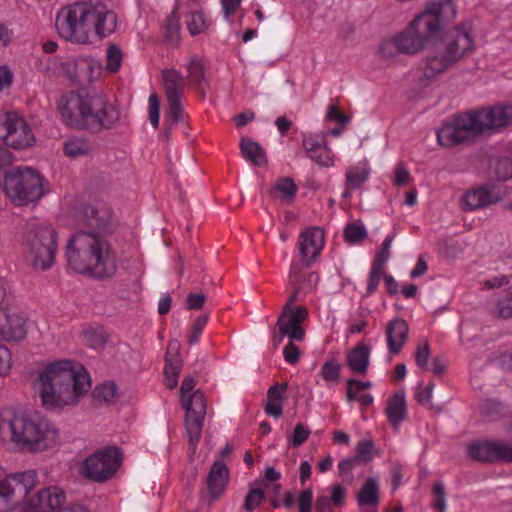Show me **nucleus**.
Returning a JSON list of instances; mask_svg holds the SVG:
<instances>
[{
	"label": "nucleus",
	"instance_id": "obj_35",
	"mask_svg": "<svg viewBox=\"0 0 512 512\" xmlns=\"http://www.w3.org/2000/svg\"><path fill=\"white\" fill-rule=\"evenodd\" d=\"M163 80L166 95L181 94L183 76L180 72L174 69L165 70L163 71Z\"/></svg>",
	"mask_w": 512,
	"mask_h": 512
},
{
	"label": "nucleus",
	"instance_id": "obj_39",
	"mask_svg": "<svg viewBox=\"0 0 512 512\" xmlns=\"http://www.w3.org/2000/svg\"><path fill=\"white\" fill-rule=\"evenodd\" d=\"M122 60L123 54L121 49L114 44L108 45L106 49L105 70L111 73L117 72L121 68Z\"/></svg>",
	"mask_w": 512,
	"mask_h": 512
},
{
	"label": "nucleus",
	"instance_id": "obj_42",
	"mask_svg": "<svg viewBox=\"0 0 512 512\" xmlns=\"http://www.w3.org/2000/svg\"><path fill=\"white\" fill-rule=\"evenodd\" d=\"M116 393V385L113 382H105L95 388L93 397L100 402H109L114 399Z\"/></svg>",
	"mask_w": 512,
	"mask_h": 512
},
{
	"label": "nucleus",
	"instance_id": "obj_5",
	"mask_svg": "<svg viewBox=\"0 0 512 512\" xmlns=\"http://www.w3.org/2000/svg\"><path fill=\"white\" fill-rule=\"evenodd\" d=\"M65 257L69 268L79 274L105 278L116 272V260L108 242L96 234H74L65 247Z\"/></svg>",
	"mask_w": 512,
	"mask_h": 512
},
{
	"label": "nucleus",
	"instance_id": "obj_23",
	"mask_svg": "<svg viewBox=\"0 0 512 512\" xmlns=\"http://www.w3.org/2000/svg\"><path fill=\"white\" fill-rule=\"evenodd\" d=\"M502 197L503 194L496 185L486 184L466 191L462 196L461 204L464 210L474 211L497 203Z\"/></svg>",
	"mask_w": 512,
	"mask_h": 512
},
{
	"label": "nucleus",
	"instance_id": "obj_40",
	"mask_svg": "<svg viewBox=\"0 0 512 512\" xmlns=\"http://www.w3.org/2000/svg\"><path fill=\"white\" fill-rule=\"evenodd\" d=\"M341 364L336 359H330L323 363L320 369L321 377L327 382H338L340 378Z\"/></svg>",
	"mask_w": 512,
	"mask_h": 512
},
{
	"label": "nucleus",
	"instance_id": "obj_54",
	"mask_svg": "<svg viewBox=\"0 0 512 512\" xmlns=\"http://www.w3.org/2000/svg\"><path fill=\"white\" fill-rule=\"evenodd\" d=\"M321 493L328 495L330 502L334 506H339L344 503L346 491L339 484H335L329 488L323 489Z\"/></svg>",
	"mask_w": 512,
	"mask_h": 512
},
{
	"label": "nucleus",
	"instance_id": "obj_56",
	"mask_svg": "<svg viewBox=\"0 0 512 512\" xmlns=\"http://www.w3.org/2000/svg\"><path fill=\"white\" fill-rule=\"evenodd\" d=\"M495 173L498 179L508 180L512 178V160L509 158L499 159L495 165Z\"/></svg>",
	"mask_w": 512,
	"mask_h": 512
},
{
	"label": "nucleus",
	"instance_id": "obj_55",
	"mask_svg": "<svg viewBox=\"0 0 512 512\" xmlns=\"http://www.w3.org/2000/svg\"><path fill=\"white\" fill-rule=\"evenodd\" d=\"M430 359V348L427 341L418 344L415 352V361L421 369H427Z\"/></svg>",
	"mask_w": 512,
	"mask_h": 512
},
{
	"label": "nucleus",
	"instance_id": "obj_34",
	"mask_svg": "<svg viewBox=\"0 0 512 512\" xmlns=\"http://www.w3.org/2000/svg\"><path fill=\"white\" fill-rule=\"evenodd\" d=\"M64 154L70 158L88 155L91 151L90 142L83 137L73 136L63 144Z\"/></svg>",
	"mask_w": 512,
	"mask_h": 512
},
{
	"label": "nucleus",
	"instance_id": "obj_13",
	"mask_svg": "<svg viewBox=\"0 0 512 512\" xmlns=\"http://www.w3.org/2000/svg\"><path fill=\"white\" fill-rule=\"evenodd\" d=\"M479 134V126L473 111L455 115L436 131L437 141L443 147H453Z\"/></svg>",
	"mask_w": 512,
	"mask_h": 512
},
{
	"label": "nucleus",
	"instance_id": "obj_27",
	"mask_svg": "<svg viewBox=\"0 0 512 512\" xmlns=\"http://www.w3.org/2000/svg\"><path fill=\"white\" fill-rule=\"evenodd\" d=\"M372 348L370 345L360 342L346 356L348 368L355 374L364 375L370 365Z\"/></svg>",
	"mask_w": 512,
	"mask_h": 512
},
{
	"label": "nucleus",
	"instance_id": "obj_1",
	"mask_svg": "<svg viewBox=\"0 0 512 512\" xmlns=\"http://www.w3.org/2000/svg\"><path fill=\"white\" fill-rule=\"evenodd\" d=\"M33 387L46 410L59 411L76 405L89 392L91 377L77 361L56 360L38 372Z\"/></svg>",
	"mask_w": 512,
	"mask_h": 512
},
{
	"label": "nucleus",
	"instance_id": "obj_4",
	"mask_svg": "<svg viewBox=\"0 0 512 512\" xmlns=\"http://www.w3.org/2000/svg\"><path fill=\"white\" fill-rule=\"evenodd\" d=\"M63 123L74 129L111 128L119 121V110L99 93L70 91L58 100Z\"/></svg>",
	"mask_w": 512,
	"mask_h": 512
},
{
	"label": "nucleus",
	"instance_id": "obj_53",
	"mask_svg": "<svg viewBox=\"0 0 512 512\" xmlns=\"http://www.w3.org/2000/svg\"><path fill=\"white\" fill-rule=\"evenodd\" d=\"M179 366L173 364L170 359H166V365L164 369L165 384L169 389H173L178 384Z\"/></svg>",
	"mask_w": 512,
	"mask_h": 512
},
{
	"label": "nucleus",
	"instance_id": "obj_64",
	"mask_svg": "<svg viewBox=\"0 0 512 512\" xmlns=\"http://www.w3.org/2000/svg\"><path fill=\"white\" fill-rule=\"evenodd\" d=\"M327 144L328 143L325 139L322 141H317L312 135L303 136V147L309 153V155L318 152L319 149Z\"/></svg>",
	"mask_w": 512,
	"mask_h": 512
},
{
	"label": "nucleus",
	"instance_id": "obj_47",
	"mask_svg": "<svg viewBox=\"0 0 512 512\" xmlns=\"http://www.w3.org/2000/svg\"><path fill=\"white\" fill-rule=\"evenodd\" d=\"M168 103V114L174 121L182 119L183 107L181 104V94L166 95Z\"/></svg>",
	"mask_w": 512,
	"mask_h": 512
},
{
	"label": "nucleus",
	"instance_id": "obj_29",
	"mask_svg": "<svg viewBox=\"0 0 512 512\" xmlns=\"http://www.w3.org/2000/svg\"><path fill=\"white\" fill-rule=\"evenodd\" d=\"M452 64V60L442 50L435 55L429 56L422 69L423 80L429 81L437 78L446 71Z\"/></svg>",
	"mask_w": 512,
	"mask_h": 512
},
{
	"label": "nucleus",
	"instance_id": "obj_26",
	"mask_svg": "<svg viewBox=\"0 0 512 512\" xmlns=\"http://www.w3.org/2000/svg\"><path fill=\"white\" fill-rule=\"evenodd\" d=\"M408 406L404 391H397L386 400L385 415L391 427L398 430L407 419Z\"/></svg>",
	"mask_w": 512,
	"mask_h": 512
},
{
	"label": "nucleus",
	"instance_id": "obj_41",
	"mask_svg": "<svg viewBox=\"0 0 512 512\" xmlns=\"http://www.w3.org/2000/svg\"><path fill=\"white\" fill-rule=\"evenodd\" d=\"M274 189L279 193L282 200L290 202L297 191V187L292 179L282 178L276 181Z\"/></svg>",
	"mask_w": 512,
	"mask_h": 512
},
{
	"label": "nucleus",
	"instance_id": "obj_25",
	"mask_svg": "<svg viewBox=\"0 0 512 512\" xmlns=\"http://www.w3.org/2000/svg\"><path fill=\"white\" fill-rule=\"evenodd\" d=\"M408 335L409 326L405 320L394 318L387 323L385 328V340L389 360L402 351L408 340Z\"/></svg>",
	"mask_w": 512,
	"mask_h": 512
},
{
	"label": "nucleus",
	"instance_id": "obj_59",
	"mask_svg": "<svg viewBox=\"0 0 512 512\" xmlns=\"http://www.w3.org/2000/svg\"><path fill=\"white\" fill-rule=\"evenodd\" d=\"M433 494L436 497L433 503L434 509L439 512H445L447 508L445 488L442 482H438L433 486Z\"/></svg>",
	"mask_w": 512,
	"mask_h": 512
},
{
	"label": "nucleus",
	"instance_id": "obj_38",
	"mask_svg": "<svg viewBox=\"0 0 512 512\" xmlns=\"http://www.w3.org/2000/svg\"><path fill=\"white\" fill-rule=\"evenodd\" d=\"M494 314L502 318L512 317V285L497 300L494 307Z\"/></svg>",
	"mask_w": 512,
	"mask_h": 512
},
{
	"label": "nucleus",
	"instance_id": "obj_31",
	"mask_svg": "<svg viewBox=\"0 0 512 512\" xmlns=\"http://www.w3.org/2000/svg\"><path fill=\"white\" fill-rule=\"evenodd\" d=\"M370 176V167L366 160L350 166L346 170V182L352 189L360 188Z\"/></svg>",
	"mask_w": 512,
	"mask_h": 512
},
{
	"label": "nucleus",
	"instance_id": "obj_58",
	"mask_svg": "<svg viewBox=\"0 0 512 512\" xmlns=\"http://www.w3.org/2000/svg\"><path fill=\"white\" fill-rule=\"evenodd\" d=\"M313 492L311 489H305L298 494L297 507L298 512H312Z\"/></svg>",
	"mask_w": 512,
	"mask_h": 512
},
{
	"label": "nucleus",
	"instance_id": "obj_7",
	"mask_svg": "<svg viewBox=\"0 0 512 512\" xmlns=\"http://www.w3.org/2000/svg\"><path fill=\"white\" fill-rule=\"evenodd\" d=\"M47 181L36 169L21 166L4 174L3 188L7 197L17 206L39 201L47 192Z\"/></svg>",
	"mask_w": 512,
	"mask_h": 512
},
{
	"label": "nucleus",
	"instance_id": "obj_43",
	"mask_svg": "<svg viewBox=\"0 0 512 512\" xmlns=\"http://www.w3.org/2000/svg\"><path fill=\"white\" fill-rule=\"evenodd\" d=\"M345 239L349 243H358L367 236V231L362 223H351L345 227Z\"/></svg>",
	"mask_w": 512,
	"mask_h": 512
},
{
	"label": "nucleus",
	"instance_id": "obj_50",
	"mask_svg": "<svg viewBox=\"0 0 512 512\" xmlns=\"http://www.w3.org/2000/svg\"><path fill=\"white\" fill-rule=\"evenodd\" d=\"M13 359L10 349L0 343V377L7 376L12 369Z\"/></svg>",
	"mask_w": 512,
	"mask_h": 512
},
{
	"label": "nucleus",
	"instance_id": "obj_51",
	"mask_svg": "<svg viewBox=\"0 0 512 512\" xmlns=\"http://www.w3.org/2000/svg\"><path fill=\"white\" fill-rule=\"evenodd\" d=\"M394 240V235L390 234L385 237L382 243L381 250L377 253L373 264L379 265L385 268V264L390 258V248Z\"/></svg>",
	"mask_w": 512,
	"mask_h": 512
},
{
	"label": "nucleus",
	"instance_id": "obj_9",
	"mask_svg": "<svg viewBox=\"0 0 512 512\" xmlns=\"http://www.w3.org/2000/svg\"><path fill=\"white\" fill-rule=\"evenodd\" d=\"M195 379L187 376L183 379L180 393L181 404L185 410V428L188 440L193 449L198 444L206 414V403L201 391H194Z\"/></svg>",
	"mask_w": 512,
	"mask_h": 512
},
{
	"label": "nucleus",
	"instance_id": "obj_21",
	"mask_svg": "<svg viewBox=\"0 0 512 512\" xmlns=\"http://www.w3.org/2000/svg\"><path fill=\"white\" fill-rule=\"evenodd\" d=\"M473 50L474 38L471 29L465 25L458 26L448 33L442 49L453 63H456Z\"/></svg>",
	"mask_w": 512,
	"mask_h": 512
},
{
	"label": "nucleus",
	"instance_id": "obj_61",
	"mask_svg": "<svg viewBox=\"0 0 512 512\" xmlns=\"http://www.w3.org/2000/svg\"><path fill=\"white\" fill-rule=\"evenodd\" d=\"M293 342L290 340L283 348V357L289 364H296L301 354L299 347Z\"/></svg>",
	"mask_w": 512,
	"mask_h": 512
},
{
	"label": "nucleus",
	"instance_id": "obj_37",
	"mask_svg": "<svg viewBox=\"0 0 512 512\" xmlns=\"http://www.w3.org/2000/svg\"><path fill=\"white\" fill-rule=\"evenodd\" d=\"M189 33L192 36L205 32L209 27V20L203 12H193L187 21Z\"/></svg>",
	"mask_w": 512,
	"mask_h": 512
},
{
	"label": "nucleus",
	"instance_id": "obj_6",
	"mask_svg": "<svg viewBox=\"0 0 512 512\" xmlns=\"http://www.w3.org/2000/svg\"><path fill=\"white\" fill-rule=\"evenodd\" d=\"M317 283L318 275L309 273L303 283L288 284L294 291L289 296L277 321L278 334L273 336L275 346L279 345L285 337L291 341L304 340L306 333L302 324L308 318V310L305 306H295L294 302L303 300L315 289Z\"/></svg>",
	"mask_w": 512,
	"mask_h": 512
},
{
	"label": "nucleus",
	"instance_id": "obj_32",
	"mask_svg": "<svg viewBox=\"0 0 512 512\" xmlns=\"http://www.w3.org/2000/svg\"><path fill=\"white\" fill-rule=\"evenodd\" d=\"M357 501L360 506H377L379 503V484L376 478L366 480L357 494Z\"/></svg>",
	"mask_w": 512,
	"mask_h": 512
},
{
	"label": "nucleus",
	"instance_id": "obj_10",
	"mask_svg": "<svg viewBox=\"0 0 512 512\" xmlns=\"http://www.w3.org/2000/svg\"><path fill=\"white\" fill-rule=\"evenodd\" d=\"M99 61L86 57L55 58L47 70L58 77H65L73 84H84L96 80L101 73Z\"/></svg>",
	"mask_w": 512,
	"mask_h": 512
},
{
	"label": "nucleus",
	"instance_id": "obj_18",
	"mask_svg": "<svg viewBox=\"0 0 512 512\" xmlns=\"http://www.w3.org/2000/svg\"><path fill=\"white\" fill-rule=\"evenodd\" d=\"M480 134L512 125V103L474 110Z\"/></svg>",
	"mask_w": 512,
	"mask_h": 512
},
{
	"label": "nucleus",
	"instance_id": "obj_11",
	"mask_svg": "<svg viewBox=\"0 0 512 512\" xmlns=\"http://www.w3.org/2000/svg\"><path fill=\"white\" fill-rule=\"evenodd\" d=\"M8 295V284L0 278V339L8 343L21 342L28 336L30 320L23 312L3 306Z\"/></svg>",
	"mask_w": 512,
	"mask_h": 512
},
{
	"label": "nucleus",
	"instance_id": "obj_33",
	"mask_svg": "<svg viewBox=\"0 0 512 512\" xmlns=\"http://www.w3.org/2000/svg\"><path fill=\"white\" fill-rule=\"evenodd\" d=\"M241 152L243 157L254 166H264L267 163L263 148L252 140L241 141Z\"/></svg>",
	"mask_w": 512,
	"mask_h": 512
},
{
	"label": "nucleus",
	"instance_id": "obj_19",
	"mask_svg": "<svg viewBox=\"0 0 512 512\" xmlns=\"http://www.w3.org/2000/svg\"><path fill=\"white\" fill-rule=\"evenodd\" d=\"M39 416V413H15L8 422L11 442L17 447L27 450Z\"/></svg>",
	"mask_w": 512,
	"mask_h": 512
},
{
	"label": "nucleus",
	"instance_id": "obj_46",
	"mask_svg": "<svg viewBox=\"0 0 512 512\" xmlns=\"http://www.w3.org/2000/svg\"><path fill=\"white\" fill-rule=\"evenodd\" d=\"M434 383L424 385L419 383L415 388V399L423 406H430L433 396Z\"/></svg>",
	"mask_w": 512,
	"mask_h": 512
},
{
	"label": "nucleus",
	"instance_id": "obj_14",
	"mask_svg": "<svg viewBox=\"0 0 512 512\" xmlns=\"http://www.w3.org/2000/svg\"><path fill=\"white\" fill-rule=\"evenodd\" d=\"M122 463V455L118 448L105 447L88 456L80 467V473L95 482H103L111 478Z\"/></svg>",
	"mask_w": 512,
	"mask_h": 512
},
{
	"label": "nucleus",
	"instance_id": "obj_16",
	"mask_svg": "<svg viewBox=\"0 0 512 512\" xmlns=\"http://www.w3.org/2000/svg\"><path fill=\"white\" fill-rule=\"evenodd\" d=\"M5 143L14 149H25L35 143V136L26 120L16 112H7L2 123Z\"/></svg>",
	"mask_w": 512,
	"mask_h": 512
},
{
	"label": "nucleus",
	"instance_id": "obj_49",
	"mask_svg": "<svg viewBox=\"0 0 512 512\" xmlns=\"http://www.w3.org/2000/svg\"><path fill=\"white\" fill-rule=\"evenodd\" d=\"M356 457L362 462H369L373 458L374 442L370 439H365L356 445Z\"/></svg>",
	"mask_w": 512,
	"mask_h": 512
},
{
	"label": "nucleus",
	"instance_id": "obj_48",
	"mask_svg": "<svg viewBox=\"0 0 512 512\" xmlns=\"http://www.w3.org/2000/svg\"><path fill=\"white\" fill-rule=\"evenodd\" d=\"M384 269V267L372 263L367 281V295H371L377 290L380 280L384 276Z\"/></svg>",
	"mask_w": 512,
	"mask_h": 512
},
{
	"label": "nucleus",
	"instance_id": "obj_36",
	"mask_svg": "<svg viewBox=\"0 0 512 512\" xmlns=\"http://www.w3.org/2000/svg\"><path fill=\"white\" fill-rule=\"evenodd\" d=\"M309 158L319 166L325 168L335 167L338 160L337 156L328 144L319 149L318 152L309 155Z\"/></svg>",
	"mask_w": 512,
	"mask_h": 512
},
{
	"label": "nucleus",
	"instance_id": "obj_63",
	"mask_svg": "<svg viewBox=\"0 0 512 512\" xmlns=\"http://www.w3.org/2000/svg\"><path fill=\"white\" fill-rule=\"evenodd\" d=\"M264 499V494L259 489L251 490L245 499V508L247 511H253Z\"/></svg>",
	"mask_w": 512,
	"mask_h": 512
},
{
	"label": "nucleus",
	"instance_id": "obj_28",
	"mask_svg": "<svg viewBox=\"0 0 512 512\" xmlns=\"http://www.w3.org/2000/svg\"><path fill=\"white\" fill-rule=\"evenodd\" d=\"M73 222L77 226L100 227L103 223L98 211L90 204L79 203L75 201V206L69 210Z\"/></svg>",
	"mask_w": 512,
	"mask_h": 512
},
{
	"label": "nucleus",
	"instance_id": "obj_44",
	"mask_svg": "<svg viewBox=\"0 0 512 512\" xmlns=\"http://www.w3.org/2000/svg\"><path fill=\"white\" fill-rule=\"evenodd\" d=\"M378 53L380 57L385 60L395 59L397 54H400L393 35L380 42Z\"/></svg>",
	"mask_w": 512,
	"mask_h": 512
},
{
	"label": "nucleus",
	"instance_id": "obj_3",
	"mask_svg": "<svg viewBox=\"0 0 512 512\" xmlns=\"http://www.w3.org/2000/svg\"><path fill=\"white\" fill-rule=\"evenodd\" d=\"M37 483L34 470L15 473L0 480V512L22 505L21 512H88L81 504L65 507V493L50 487L31 495Z\"/></svg>",
	"mask_w": 512,
	"mask_h": 512
},
{
	"label": "nucleus",
	"instance_id": "obj_12",
	"mask_svg": "<svg viewBox=\"0 0 512 512\" xmlns=\"http://www.w3.org/2000/svg\"><path fill=\"white\" fill-rule=\"evenodd\" d=\"M324 244V231L318 227L308 228L300 234L298 243L300 259H293L291 262L288 284L303 283L300 280L302 271L316 260Z\"/></svg>",
	"mask_w": 512,
	"mask_h": 512
},
{
	"label": "nucleus",
	"instance_id": "obj_2",
	"mask_svg": "<svg viewBox=\"0 0 512 512\" xmlns=\"http://www.w3.org/2000/svg\"><path fill=\"white\" fill-rule=\"evenodd\" d=\"M55 26L61 38L75 44H90L115 32L117 16L101 2L77 1L57 12Z\"/></svg>",
	"mask_w": 512,
	"mask_h": 512
},
{
	"label": "nucleus",
	"instance_id": "obj_52",
	"mask_svg": "<svg viewBox=\"0 0 512 512\" xmlns=\"http://www.w3.org/2000/svg\"><path fill=\"white\" fill-rule=\"evenodd\" d=\"M310 434L311 432L308 427L302 423H298L289 438V444L294 447H299L309 438Z\"/></svg>",
	"mask_w": 512,
	"mask_h": 512
},
{
	"label": "nucleus",
	"instance_id": "obj_15",
	"mask_svg": "<svg viewBox=\"0 0 512 512\" xmlns=\"http://www.w3.org/2000/svg\"><path fill=\"white\" fill-rule=\"evenodd\" d=\"M456 14V6L452 0H428L415 17L423 24L428 35H435L453 21Z\"/></svg>",
	"mask_w": 512,
	"mask_h": 512
},
{
	"label": "nucleus",
	"instance_id": "obj_24",
	"mask_svg": "<svg viewBox=\"0 0 512 512\" xmlns=\"http://www.w3.org/2000/svg\"><path fill=\"white\" fill-rule=\"evenodd\" d=\"M230 470L223 460H215L209 470L206 480L209 503L219 499L227 489Z\"/></svg>",
	"mask_w": 512,
	"mask_h": 512
},
{
	"label": "nucleus",
	"instance_id": "obj_20",
	"mask_svg": "<svg viewBox=\"0 0 512 512\" xmlns=\"http://www.w3.org/2000/svg\"><path fill=\"white\" fill-rule=\"evenodd\" d=\"M421 27L423 24L414 17L404 30L393 35L400 54L415 55L425 48L430 35L423 34Z\"/></svg>",
	"mask_w": 512,
	"mask_h": 512
},
{
	"label": "nucleus",
	"instance_id": "obj_22",
	"mask_svg": "<svg viewBox=\"0 0 512 512\" xmlns=\"http://www.w3.org/2000/svg\"><path fill=\"white\" fill-rule=\"evenodd\" d=\"M468 455L478 461H512V445L479 440L468 446Z\"/></svg>",
	"mask_w": 512,
	"mask_h": 512
},
{
	"label": "nucleus",
	"instance_id": "obj_30",
	"mask_svg": "<svg viewBox=\"0 0 512 512\" xmlns=\"http://www.w3.org/2000/svg\"><path fill=\"white\" fill-rule=\"evenodd\" d=\"M287 390V384L277 383L271 386L267 391V402L265 405V413L275 419L280 418L283 414L284 394Z\"/></svg>",
	"mask_w": 512,
	"mask_h": 512
},
{
	"label": "nucleus",
	"instance_id": "obj_8",
	"mask_svg": "<svg viewBox=\"0 0 512 512\" xmlns=\"http://www.w3.org/2000/svg\"><path fill=\"white\" fill-rule=\"evenodd\" d=\"M58 251V232L48 223L33 226L26 234L24 254L28 264L36 271L51 269Z\"/></svg>",
	"mask_w": 512,
	"mask_h": 512
},
{
	"label": "nucleus",
	"instance_id": "obj_57",
	"mask_svg": "<svg viewBox=\"0 0 512 512\" xmlns=\"http://www.w3.org/2000/svg\"><path fill=\"white\" fill-rule=\"evenodd\" d=\"M148 113L150 123L154 128L159 125L160 103L156 94H151L148 99Z\"/></svg>",
	"mask_w": 512,
	"mask_h": 512
},
{
	"label": "nucleus",
	"instance_id": "obj_62",
	"mask_svg": "<svg viewBox=\"0 0 512 512\" xmlns=\"http://www.w3.org/2000/svg\"><path fill=\"white\" fill-rule=\"evenodd\" d=\"M326 120L345 125L350 122V118L343 114L336 105H329L326 111Z\"/></svg>",
	"mask_w": 512,
	"mask_h": 512
},
{
	"label": "nucleus",
	"instance_id": "obj_45",
	"mask_svg": "<svg viewBox=\"0 0 512 512\" xmlns=\"http://www.w3.org/2000/svg\"><path fill=\"white\" fill-rule=\"evenodd\" d=\"M187 77L194 82H201L204 78V67L202 61L197 57H191L186 65Z\"/></svg>",
	"mask_w": 512,
	"mask_h": 512
},
{
	"label": "nucleus",
	"instance_id": "obj_60",
	"mask_svg": "<svg viewBox=\"0 0 512 512\" xmlns=\"http://www.w3.org/2000/svg\"><path fill=\"white\" fill-rule=\"evenodd\" d=\"M208 321L207 315L199 316L193 323L191 333L189 335L188 341L190 344H196L198 343L200 339V335L206 326Z\"/></svg>",
	"mask_w": 512,
	"mask_h": 512
},
{
	"label": "nucleus",
	"instance_id": "obj_17",
	"mask_svg": "<svg viewBox=\"0 0 512 512\" xmlns=\"http://www.w3.org/2000/svg\"><path fill=\"white\" fill-rule=\"evenodd\" d=\"M61 443L60 430L51 420L40 414L27 451L33 453L53 452L60 448Z\"/></svg>",
	"mask_w": 512,
	"mask_h": 512
}]
</instances>
